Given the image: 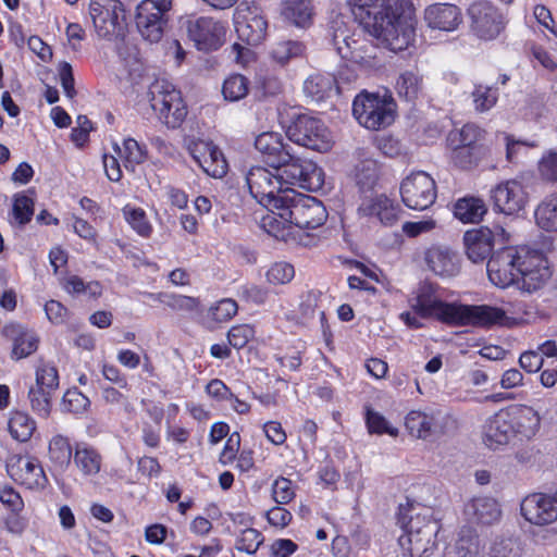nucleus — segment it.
<instances>
[{
  "label": "nucleus",
  "mask_w": 557,
  "mask_h": 557,
  "mask_svg": "<svg viewBox=\"0 0 557 557\" xmlns=\"http://www.w3.org/2000/svg\"><path fill=\"white\" fill-rule=\"evenodd\" d=\"M249 90V81L242 74H233L227 77L222 87L223 96L226 100L238 101L247 96Z\"/></svg>",
  "instance_id": "c03bdc74"
},
{
  "label": "nucleus",
  "mask_w": 557,
  "mask_h": 557,
  "mask_svg": "<svg viewBox=\"0 0 557 557\" xmlns=\"http://www.w3.org/2000/svg\"><path fill=\"white\" fill-rule=\"evenodd\" d=\"M304 92L312 102H324L339 92L337 79L332 74H312L304 83Z\"/></svg>",
  "instance_id": "cd10ccee"
},
{
  "label": "nucleus",
  "mask_w": 557,
  "mask_h": 557,
  "mask_svg": "<svg viewBox=\"0 0 557 557\" xmlns=\"http://www.w3.org/2000/svg\"><path fill=\"white\" fill-rule=\"evenodd\" d=\"M305 45L298 40H284L274 45L270 54L281 65L286 64L290 59L302 55Z\"/></svg>",
  "instance_id": "79ce46f5"
},
{
  "label": "nucleus",
  "mask_w": 557,
  "mask_h": 557,
  "mask_svg": "<svg viewBox=\"0 0 557 557\" xmlns=\"http://www.w3.org/2000/svg\"><path fill=\"white\" fill-rule=\"evenodd\" d=\"M424 21L433 29L453 32L462 22V14L455 4L434 3L424 10Z\"/></svg>",
  "instance_id": "393cba45"
},
{
  "label": "nucleus",
  "mask_w": 557,
  "mask_h": 557,
  "mask_svg": "<svg viewBox=\"0 0 557 557\" xmlns=\"http://www.w3.org/2000/svg\"><path fill=\"white\" fill-rule=\"evenodd\" d=\"M2 335L13 343L12 359L20 360L26 358L38 349V335L20 323L11 322L5 324L2 329Z\"/></svg>",
  "instance_id": "b1692460"
},
{
  "label": "nucleus",
  "mask_w": 557,
  "mask_h": 557,
  "mask_svg": "<svg viewBox=\"0 0 557 557\" xmlns=\"http://www.w3.org/2000/svg\"><path fill=\"white\" fill-rule=\"evenodd\" d=\"M366 423L369 433L371 434H388L391 436H397L398 430L392 425H389L388 421L379 412L367 409L366 412Z\"/></svg>",
  "instance_id": "603ef678"
},
{
  "label": "nucleus",
  "mask_w": 557,
  "mask_h": 557,
  "mask_svg": "<svg viewBox=\"0 0 557 557\" xmlns=\"http://www.w3.org/2000/svg\"><path fill=\"white\" fill-rule=\"evenodd\" d=\"M263 535L256 529H245L236 542V548L249 555L255 554L263 543Z\"/></svg>",
  "instance_id": "5fc2aeb1"
},
{
  "label": "nucleus",
  "mask_w": 557,
  "mask_h": 557,
  "mask_svg": "<svg viewBox=\"0 0 557 557\" xmlns=\"http://www.w3.org/2000/svg\"><path fill=\"white\" fill-rule=\"evenodd\" d=\"M482 129L474 124H466L458 133L459 144L456 147L484 145L481 143Z\"/></svg>",
  "instance_id": "69168bd1"
},
{
  "label": "nucleus",
  "mask_w": 557,
  "mask_h": 557,
  "mask_svg": "<svg viewBox=\"0 0 557 557\" xmlns=\"http://www.w3.org/2000/svg\"><path fill=\"white\" fill-rule=\"evenodd\" d=\"M90 400L77 387L66 391L62 398L61 407L65 412L82 414L87 411Z\"/></svg>",
  "instance_id": "a18cd8bd"
},
{
  "label": "nucleus",
  "mask_w": 557,
  "mask_h": 557,
  "mask_svg": "<svg viewBox=\"0 0 557 557\" xmlns=\"http://www.w3.org/2000/svg\"><path fill=\"white\" fill-rule=\"evenodd\" d=\"M59 76L61 86L70 99H73L76 96L75 90V79L73 75V67L69 62H61L59 65Z\"/></svg>",
  "instance_id": "338daca9"
},
{
  "label": "nucleus",
  "mask_w": 557,
  "mask_h": 557,
  "mask_svg": "<svg viewBox=\"0 0 557 557\" xmlns=\"http://www.w3.org/2000/svg\"><path fill=\"white\" fill-rule=\"evenodd\" d=\"M468 520L484 525L498 521L502 515L498 503L492 497H474L465 506Z\"/></svg>",
  "instance_id": "bb28decb"
},
{
  "label": "nucleus",
  "mask_w": 557,
  "mask_h": 557,
  "mask_svg": "<svg viewBox=\"0 0 557 557\" xmlns=\"http://www.w3.org/2000/svg\"><path fill=\"white\" fill-rule=\"evenodd\" d=\"M400 195L403 202L409 209L425 210L436 199L435 182L425 172L412 173L401 182Z\"/></svg>",
  "instance_id": "2eb2a0df"
},
{
  "label": "nucleus",
  "mask_w": 557,
  "mask_h": 557,
  "mask_svg": "<svg viewBox=\"0 0 557 557\" xmlns=\"http://www.w3.org/2000/svg\"><path fill=\"white\" fill-rule=\"evenodd\" d=\"M237 302L231 298H225L210 309V314L216 322H226L237 313Z\"/></svg>",
  "instance_id": "052dcab7"
},
{
  "label": "nucleus",
  "mask_w": 557,
  "mask_h": 557,
  "mask_svg": "<svg viewBox=\"0 0 557 557\" xmlns=\"http://www.w3.org/2000/svg\"><path fill=\"white\" fill-rule=\"evenodd\" d=\"M25 472L24 481L29 485L44 486L47 482L45 471L36 458L26 457L18 460Z\"/></svg>",
  "instance_id": "de8ad7c7"
},
{
  "label": "nucleus",
  "mask_w": 557,
  "mask_h": 557,
  "mask_svg": "<svg viewBox=\"0 0 557 557\" xmlns=\"http://www.w3.org/2000/svg\"><path fill=\"white\" fill-rule=\"evenodd\" d=\"M479 553L480 540L476 532L468 527L461 528L449 554L455 557H478Z\"/></svg>",
  "instance_id": "e433bc0d"
},
{
  "label": "nucleus",
  "mask_w": 557,
  "mask_h": 557,
  "mask_svg": "<svg viewBox=\"0 0 557 557\" xmlns=\"http://www.w3.org/2000/svg\"><path fill=\"white\" fill-rule=\"evenodd\" d=\"M422 78L413 71L403 73L396 83V89L400 98L413 102L421 91Z\"/></svg>",
  "instance_id": "ea45409f"
},
{
  "label": "nucleus",
  "mask_w": 557,
  "mask_h": 557,
  "mask_svg": "<svg viewBox=\"0 0 557 557\" xmlns=\"http://www.w3.org/2000/svg\"><path fill=\"white\" fill-rule=\"evenodd\" d=\"M470 28L480 39L492 40L505 28V17L499 10L487 1L472 3L468 9Z\"/></svg>",
  "instance_id": "dca6fc26"
},
{
  "label": "nucleus",
  "mask_w": 557,
  "mask_h": 557,
  "mask_svg": "<svg viewBox=\"0 0 557 557\" xmlns=\"http://www.w3.org/2000/svg\"><path fill=\"white\" fill-rule=\"evenodd\" d=\"M521 543L515 537L496 539L490 552V557H521Z\"/></svg>",
  "instance_id": "09e8293b"
},
{
  "label": "nucleus",
  "mask_w": 557,
  "mask_h": 557,
  "mask_svg": "<svg viewBox=\"0 0 557 557\" xmlns=\"http://www.w3.org/2000/svg\"><path fill=\"white\" fill-rule=\"evenodd\" d=\"M282 91V83L275 76H264L258 81L255 96L259 99L276 96Z\"/></svg>",
  "instance_id": "0e129e2a"
},
{
  "label": "nucleus",
  "mask_w": 557,
  "mask_h": 557,
  "mask_svg": "<svg viewBox=\"0 0 557 557\" xmlns=\"http://www.w3.org/2000/svg\"><path fill=\"white\" fill-rule=\"evenodd\" d=\"M124 214L126 221L129 223L132 228L137 232L138 235L143 237L150 236L152 227L147 221L146 213L143 209L125 207Z\"/></svg>",
  "instance_id": "3c124183"
},
{
  "label": "nucleus",
  "mask_w": 557,
  "mask_h": 557,
  "mask_svg": "<svg viewBox=\"0 0 557 557\" xmlns=\"http://www.w3.org/2000/svg\"><path fill=\"white\" fill-rule=\"evenodd\" d=\"M267 20L258 14L235 20V30L238 39L248 46L260 45L267 36Z\"/></svg>",
  "instance_id": "c85d7f7f"
},
{
  "label": "nucleus",
  "mask_w": 557,
  "mask_h": 557,
  "mask_svg": "<svg viewBox=\"0 0 557 557\" xmlns=\"http://www.w3.org/2000/svg\"><path fill=\"white\" fill-rule=\"evenodd\" d=\"M396 102L388 89H363L354 99L352 114L360 125L371 131L385 128L394 123Z\"/></svg>",
  "instance_id": "39448f33"
},
{
  "label": "nucleus",
  "mask_w": 557,
  "mask_h": 557,
  "mask_svg": "<svg viewBox=\"0 0 557 557\" xmlns=\"http://www.w3.org/2000/svg\"><path fill=\"white\" fill-rule=\"evenodd\" d=\"M449 417L441 411L426 413L411 410L405 418V426L409 434L420 440H434L445 434Z\"/></svg>",
  "instance_id": "6ab92c4d"
},
{
  "label": "nucleus",
  "mask_w": 557,
  "mask_h": 557,
  "mask_svg": "<svg viewBox=\"0 0 557 557\" xmlns=\"http://www.w3.org/2000/svg\"><path fill=\"white\" fill-rule=\"evenodd\" d=\"M516 285L528 293L540 289L552 276L544 253L529 246H518Z\"/></svg>",
  "instance_id": "1a4fd4ad"
},
{
  "label": "nucleus",
  "mask_w": 557,
  "mask_h": 557,
  "mask_svg": "<svg viewBox=\"0 0 557 557\" xmlns=\"http://www.w3.org/2000/svg\"><path fill=\"white\" fill-rule=\"evenodd\" d=\"M488 148L485 145L470 147H455L451 151L453 163L461 170H472L487 157Z\"/></svg>",
  "instance_id": "473e14b6"
},
{
  "label": "nucleus",
  "mask_w": 557,
  "mask_h": 557,
  "mask_svg": "<svg viewBox=\"0 0 557 557\" xmlns=\"http://www.w3.org/2000/svg\"><path fill=\"white\" fill-rule=\"evenodd\" d=\"M509 412L515 436L530 440L536 435L541 426V417L537 411L529 406H520L509 409Z\"/></svg>",
  "instance_id": "c756f323"
},
{
  "label": "nucleus",
  "mask_w": 557,
  "mask_h": 557,
  "mask_svg": "<svg viewBox=\"0 0 557 557\" xmlns=\"http://www.w3.org/2000/svg\"><path fill=\"white\" fill-rule=\"evenodd\" d=\"M515 437L509 409H500L483 426V441L492 449L507 445Z\"/></svg>",
  "instance_id": "4be33fe9"
},
{
  "label": "nucleus",
  "mask_w": 557,
  "mask_h": 557,
  "mask_svg": "<svg viewBox=\"0 0 557 557\" xmlns=\"http://www.w3.org/2000/svg\"><path fill=\"white\" fill-rule=\"evenodd\" d=\"M294 275V267L287 262H275L265 273L267 281L273 285L286 284L293 280Z\"/></svg>",
  "instance_id": "6e6d98bb"
},
{
  "label": "nucleus",
  "mask_w": 557,
  "mask_h": 557,
  "mask_svg": "<svg viewBox=\"0 0 557 557\" xmlns=\"http://www.w3.org/2000/svg\"><path fill=\"white\" fill-rule=\"evenodd\" d=\"M539 173L544 181L557 182V151L547 150L539 161Z\"/></svg>",
  "instance_id": "13d9d810"
},
{
  "label": "nucleus",
  "mask_w": 557,
  "mask_h": 557,
  "mask_svg": "<svg viewBox=\"0 0 557 557\" xmlns=\"http://www.w3.org/2000/svg\"><path fill=\"white\" fill-rule=\"evenodd\" d=\"M518 246L500 245L487 260L490 281L502 288L516 285Z\"/></svg>",
  "instance_id": "a211bd4d"
},
{
  "label": "nucleus",
  "mask_w": 557,
  "mask_h": 557,
  "mask_svg": "<svg viewBox=\"0 0 557 557\" xmlns=\"http://www.w3.org/2000/svg\"><path fill=\"white\" fill-rule=\"evenodd\" d=\"M521 515L532 524L544 525L557 520L553 497L542 493L528 495L520 506Z\"/></svg>",
  "instance_id": "412c9836"
},
{
  "label": "nucleus",
  "mask_w": 557,
  "mask_h": 557,
  "mask_svg": "<svg viewBox=\"0 0 557 557\" xmlns=\"http://www.w3.org/2000/svg\"><path fill=\"white\" fill-rule=\"evenodd\" d=\"M255 336V330L248 324H239L231 327L227 333V341L235 349L244 348Z\"/></svg>",
  "instance_id": "bf43d9fd"
},
{
  "label": "nucleus",
  "mask_w": 557,
  "mask_h": 557,
  "mask_svg": "<svg viewBox=\"0 0 557 557\" xmlns=\"http://www.w3.org/2000/svg\"><path fill=\"white\" fill-rule=\"evenodd\" d=\"M147 96L160 122L173 129L182 125L187 115V107L181 91L172 83L156 79L149 86Z\"/></svg>",
  "instance_id": "423d86ee"
},
{
  "label": "nucleus",
  "mask_w": 557,
  "mask_h": 557,
  "mask_svg": "<svg viewBox=\"0 0 557 557\" xmlns=\"http://www.w3.org/2000/svg\"><path fill=\"white\" fill-rule=\"evenodd\" d=\"M535 222L546 232H557V193L547 196L535 209Z\"/></svg>",
  "instance_id": "c9c22d12"
},
{
  "label": "nucleus",
  "mask_w": 557,
  "mask_h": 557,
  "mask_svg": "<svg viewBox=\"0 0 557 557\" xmlns=\"http://www.w3.org/2000/svg\"><path fill=\"white\" fill-rule=\"evenodd\" d=\"M471 98L476 112L483 113L495 107L498 99V89L493 86L475 84Z\"/></svg>",
  "instance_id": "58836bf2"
},
{
  "label": "nucleus",
  "mask_w": 557,
  "mask_h": 557,
  "mask_svg": "<svg viewBox=\"0 0 557 557\" xmlns=\"http://www.w3.org/2000/svg\"><path fill=\"white\" fill-rule=\"evenodd\" d=\"M487 209L484 201L476 197H463L454 205V215L463 223H478Z\"/></svg>",
  "instance_id": "72a5a7b5"
},
{
  "label": "nucleus",
  "mask_w": 557,
  "mask_h": 557,
  "mask_svg": "<svg viewBox=\"0 0 557 557\" xmlns=\"http://www.w3.org/2000/svg\"><path fill=\"white\" fill-rule=\"evenodd\" d=\"M357 212L359 216H375L382 225L393 226L399 220L401 209L388 197L381 194L368 200H362Z\"/></svg>",
  "instance_id": "5701e85b"
},
{
  "label": "nucleus",
  "mask_w": 557,
  "mask_h": 557,
  "mask_svg": "<svg viewBox=\"0 0 557 557\" xmlns=\"http://www.w3.org/2000/svg\"><path fill=\"white\" fill-rule=\"evenodd\" d=\"M36 386L54 392L59 387L58 369L53 364L40 360L36 369Z\"/></svg>",
  "instance_id": "8fccbe9b"
},
{
  "label": "nucleus",
  "mask_w": 557,
  "mask_h": 557,
  "mask_svg": "<svg viewBox=\"0 0 557 557\" xmlns=\"http://www.w3.org/2000/svg\"><path fill=\"white\" fill-rule=\"evenodd\" d=\"M412 508L399 507L397 521L404 530L398 539V543L409 557H441L438 549L437 534L442 525L440 521L431 516L410 513Z\"/></svg>",
  "instance_id": "20e7f679"
},
{
  "label": "nucleus",
  "mask_w": 557,
  "mask_h": 557,
  "mask_svg": "<svg viewBox=\"0 0 557 557\" xmlns=\"http://www.w3.org/2000/svg\"><path fill=\"white\" fill-rule=\"evenodd\" d=\"M355 20L381 45L403 51L414 40V14L409 0H348Z\"/></svg>",
  "instance_id": "f257e3e1"
},
{
  "label": "nucleus",
  "mask_w": 557,
  "mask_h": 557,
  "mask_svg": "<svg viewBox=\"0 0 557 557\" xmlns=\"http://www.w3.org/2000/svg\"><path fill=\"white\" fill-rule=\"evenodd\" d=\"M330 44L343 60H348L362 67L370 69L376 65L375 47L363 40L350 38L346 29L331 27Z\"/></svg>",
  "instance_id": "4468645a"
},
{
  "label": "nucleus",
  "mask_w": 557,
  "mask_h": 557,
  "mask_svg": "<svg viewBox=\"0 0 557 557\" xmlns=\"http://www.w3.org/2000/svg\"><path fill=\"white\" fill-rule=\"evenodd\" d=\"M277 214L285 221L301 230H314L327 219V212L315 197L297 193L292 189L288 200L277 208Z\"/></svg>",
  "instance_id": "0eeeda50"
},
{
  "label": "nucleus",
  "mask_w": 557,
  "mask_h": 557,
  "mask_svg": "<svg viewBox=\"0 0 557 557\" xmlns=\"http://www.w3.org/2000/svg\"><path fill=\"white\" fill-rule=\"evenodd\" d=\"M508 240L505 228L496 225L494 228L481 226L467 231L463 235L466 253L473 263H480L491 258V255Z\"/></svg>",
  "instance_id": "ddd939ff"
},
{
  "label": "nucleus",
  "mask_w": 557,
  "mask_h": 557,
  "mask_svg": "<svg viewBox=\"0 0 557 557\" xmlns=\"http://www.w3.org/2000/svg\"><path fill=\"white\" fill-rule=\"evenodd\" d=\"M281 13L285 21L306 28L312 23L313 7L311 0H284Z\"/></svg>",
  "instance_id": "2f4dec72"
},
{
  "label": "nucleus",
  "mask_w": 557,
  "mask_h": 557,
  "mask_svg": "<svg viewBox=\"0 0 557 557\" xmlns=\"http://www.w3.org/2000/svg\"><path fill=\"white\" fill-rule=\"evenodd\" d=\"M89 13L99 37L123 36L126 14L120 0H91Z\"/></svg>",
  "instance_id": "f8f14e48"
},
{
  "label": "nucleus",
  "mask_w": 557,
  "mask_h": 557,
  "mask_svg": "<svg viewBox=\"0 0 557 557\" xmlns=\"http://www.w3.org/2000/svg\"><path fill=\"white\" fill-rule=\"evenodd\" d=\"M494 210L506 215L521 211L527 203V194L521 183L511 180L498 184L492 189Z\"/></svg>",
  "instance_id": "aec40b11"
},
{
  "label": "nucleus",
  "mask_w": 557,
  "mask_h": 557,
  "mask_svg": "<svg viewBox=\"0 0 557 557\" xmlns=\"http://www.w3.org/2000/svg\"><path fill=\"white\" fill-rule=\"evenodd\" d=\"M246 183L250 195L263 207L277 210L282 203L288 200V194L293 188H283L286 182L275 171L273 174L267 168L252 166L246 174Z\"/></svg>",
  "instance_id": "6e6552de"
},
{
  "label": "nucleus",
  "mask_w": 557,
  "mask_h": 557,
  "mask_svg": "<svg viewBox=\"0 0 557 557\" xmlns=\"http://www.w3.org/2000/svg\"><path fill=\"white\" fill-rule=\"evenodd\" d=\"M379 176L380 166L374 160L367 159L356 165L355 184L363 200L373 198L372 195L377 185Z\"/></svg>",
  "instance_id": "7c9ffc66"
},
{
  "label": "nucleus",
  "mask_w": 557,
  "mask_h": 557,
  "mask_svg": "<svg viewBox=\"0 0 557 557\" xmlns=\"http://www.w3.org/2000/svg\"><path fill=\"white\" fill-rule=\"evenodd\" d=\"M53 393L54 392L36 385L29 388L28 399L30 407L39 417L46 419L50 416L52 407L51 398Z\"/></svg>",
  "instance_id": "37998d69"
},
{
  "label": "nucleus",
  "mask_w": 557,
  "mask_h": 557,
  "mask_svg": "<svg viewBox=\"0 0 557 557\" xmlns=\"http://www.w3.org/2000/svg\"><path fill=\"white\" fill-rule=\"evenodd\" d=\"M188 37L199 51H215L225 41L226 27L210 16H199L186 22Z\"/></svg>",
  "instance_id": "f3484780"
},
{
  "label": "nucleus",
  "mask_w": 557,
  "mask_h": 557,
  "mask_svg": "<svg viewBox=\"0 0 557 557\" xmlns=\"http://www.w3.org/2000/svg\"><path fill=\"white\" fill-rule=\"evenodd\" d=\"M200 168L210 176L221 178L227 173V162L223 152L213 143L209 148V153L202 160Z\"/></svg>",
  "instance_id": "a19ab883"
},
{
  "label": "nucleus",
  "mask_w": 557,
  "mask_h": 557,
  "mask_svg": "<svg viewBox=\"0 0 557 557\" xmlns=\"http://www.w3.org/2000/svg\"><path fill=\"white\" fill-rule=\"evenodd\" d=\"M429 269L442 277H451L459 273L460 263L458 255L443 246H432L424 253Z\"/></svg>",
  "instance_id": "a878e982"
},
{
  "label": "nucleus",
  "mask_w": 557,
  "mask_h": 557,
  "mask_svg": "<svg viewBox=\"0 0 557 557\" xmlns=\"http://www.w3.org/2000/svg\"><path fill=\"white\" fill-rule=\"evenodd\" d=\"M272 493L275 503L288 504L294 497L293 483L289 479L278 478L272 485Z\"/></svg>",
  "instance_id": "680f3d73"
},
{
  "label": "nucleus",
  "mask_w": 557,
  "mask_h": 557,
  "mask_svg": "<svg viewBox=\"0 0 557 557\" xmlns=\"http://www.w3.org/2000/svg\"><path fill=\"white\" fill-rule=\"evenodd\" d=\"M74 462L86 474H96L100 470V456L92 448H76Z\"/></svg>",
  "instance_id": "49530a36"
},
{
  "label": "nucleus",
  "mask_w": 557,
  "mask_h": 557,
  "mask_svg": "<svg viewBox=\"0 0 557 557\" xmlns=\"http://www.w3.org/2000/svg\"><path fill=\"white\" fill-rule=\"evenodd\" d=\"M48 455L53 469L64 471L72 459V446L69 438L63 435L53 436L49 442Z\"/></svg>",
  "instance_id": "f704fd0d"
},
{
  "label": "nucleus",
  "mask_w": 557,
  "mask_h": 557,
  "mask_svg": "<svg viewBox=\"0 0 557 557\" xmlns=\"http://www.w3.org/2000/svg\"><path fill=\"white\" fill-rule=\"evenodd\" d=\"M438 285L429 281L421 282L410 300L412 310L423 319H435L450 326H508L510 318L497 307L487 305H462L446 302L438 295Z\"/></svg>",
  "instance_id": "f03ea898"
},
{
  "label": "nucleus",
  "mask_w": 557,
  "mask_h": 557,
  "mask_svg": "<svg viewBox=\"0 0 557 557\" xmlns=\"http://www.w3.org/2000/svg\"><path fill=\"white\" fill-rule=\"evenodd\" d=\"M12 211L20 225L27 224L34 214L33 199L25 195L15 196Z\"/></svg>",
  "instance_id": "4d7b16f0"
},
{
  "label": "nucleus",
  "mask_w": 557,
  "mask_h": 557,
  "mask_svg": "<svg viewBox=\"0 0 557 557\" xmlns=\"http://www.w3.org/2000/svg\"><path fill=\"white\" fill-rule=\"evenodd\" d=\"M253 146L261 160L280 173L286 184L315 191L324 185V171L311 160L300 158L283 135L263 132L256 136Z\"/></svg>",
  "instance_id": "7ed1b4c3"
},
{
  "label": "nucleus",
  "mask_w": 557,
  "mask_h": 557,
  "mask_svg": "<svg viewBox=\"0 0 557 557\" xmlns=\"http://www.w3.org/2000/svg\"><path fill=\"white\" fill-rule=\"evenodd\" d=\"M36 429L35 421L25 412L16 411L9 420V431L18 442L28 441Z\"/></svg>",
  "instance_id": "4c0bfd02"
},
{
  "label": "nucleus",
  "mask_w": 557,
  "mask_h": 557,
  "mask_svg": "<svg viewBox=\"0 0 557 557\" xmlns=\"http://www.w3.org/2000/svg\"><path fill=\"white\" fill-rule=\"evenodd\" d=\"M45 311L51 323L59 325L65 322L67 309L60 301L53 299L47 301Z\"/></svg>",
  "instance_id": "774afa93"
},
{
  "label": "nucleus",
  "mask_w": 557,
  "mask_h": 557,
  "mask_svg": "<svg viewBox=\"0 0 557 557\" xmlns=\"http://www.w3.org/2000/svg\"><path fill=\"white\" fill-rule=\"evenodd\" d=\"M0 502L10 512H21L24 508V502L12 486L0 488Z\"/></svg>",
  "instance_id": "e2e57ef3"
},
{
  "label": "nucleus",
  "mask_w": 557,
  "mask_h": 557,
  "mask_svg": "<svg viewBox=\"0 0 557 557\" xmlns=\"http://www.w3.org/2000/svg\"><path fill=\"white\" fill-rule=\"evenodd\" d=\"M173 0H143L136 8L135 23L141 37L159 42L168 27Z\"/></svg>",
  "instance_id": "9d476101"
},
{
  "label": "nucleus",
  "mask_w": 557,
  "mask_h": 557,
  "mask_svg": "<svg viewBox=\"0 0 557 557\" xmlns=\"http://www.w3.org/2000/svg\"><path fill=\"white\" fill-rule=\"evenodd\" d=\"M124 152H125V166L128 168V164L132 165V170L134 171L135 165L144 163L148 158V151L146 146L139 145L138 141L134 138H126L123 143Z\"/></svg>",
  "instance_id": "864d4df0"
},
{
  "label": "nucleus",
  "mask_w": 557,
  "mask_h": 557,
  "mask_svg": "<svg viewBox=\"0 0 557 557\" xmlns=\"http://www.w3.org/2000/svg\"><path fill=\"white\" fill-rule=\"evenodd\" d=\"M286 135L295 144L314 151L325 152L331 148V133L324 122L308 114L297 115Z\"/></svg>",
  "instance_id": "9b49d317"
}]
</instances>
